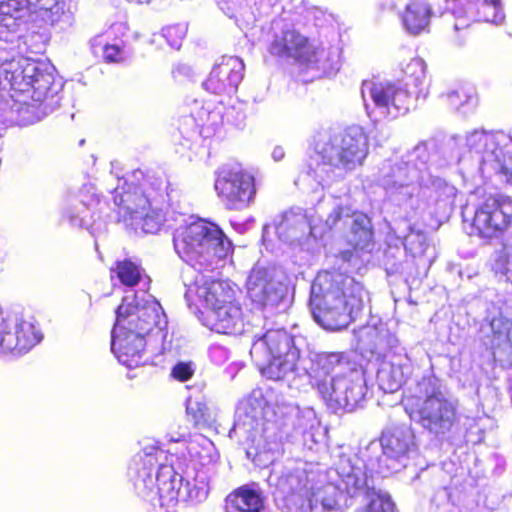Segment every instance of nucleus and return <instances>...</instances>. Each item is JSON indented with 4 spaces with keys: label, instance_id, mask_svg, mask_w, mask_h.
<instances>
[{
    "label": "nucleus",
    "instance_id": "nucleus-1",
    "mask_svg": "<svg viewBox=\"0 0 512 512\" xmlns=\"http://www.w3.org/2000/svg\"><path fill=\"white\" fill-rule=\"evenodd\" d=\"M199 440L189 443V463L184 465L177 458V467L173 454L169 456L155 445L145 446L133 457L128 468V476L137 494L148 500L159 497L170 502L198 503L205 500L213 444L203 436Z\"/></svg>",
    "mask_w": 512,
    "mask_h": 512
},
{
    "label": "nucleus",
    "instance_id": "nucleus-2",
    "mask_svg": "<svg viewBox=\"0 0 512 512\" xmlns=\"http://www.w3.org/2000/svg\"><path fill=\"white\" fill-rule=\"evenodd\" d=\"M47 62L18 55L0 61V121L28 126L60 105L63 82Z\"/></svg>",
    "mask_w": 512,
    "mask_h": 512
},
{
    "label": "nucleus",
    "instance_id": "nucleus-3",
    "mask_svg": "<svg viewBox=\"0 0 512 512\" xmlns=\"http://www.w3.org/2000/svg\"><path fill=\"white\" fill-rule=\"evenodd\" d=\"M512 140L504 133H490L474 130L464 136L450 137L439 149L438 168L461 165V170L468 177L490 176L492 173L512 180Z\"/></svg>",
    "mask_w": 512,
    "mask_h": 512
},
{
    "label": "nucleus",
    "instance_id": "nucleus-4",
    "mask_svg": "<svg viewBox=\"0 0 512 512\" xmlns=\"http://www.w3.org/2000/svg\"><path fill=\"white\" fill-rule=\"evenodd\" d=\"M166 316L159 302L146 291L123 297L116 311L111 350L118 361L129 368L144 363L145 336L155 327L165 328Z\"/></svg>",
    "mask_w": 512,
    "mask_h": 512
},
{
    "label": "nucleus",
    "instance_id": "nucleus-5",
    "mask_svg": "<svg viewBox=\"0 0 512 512\" xmlns=\"http://www.w3.org/2000/svg\"><path fill=\"white\" fill-rule=\"evenodd\" d=\"M368 300L363 285L340 272H320L311 285L313 318L326 330L346 328L360 316Z\"/></svg>",
    "mask_w": 512,
    "mask_h": 512
},
{
    "label": "nucleus",
    "instance_id": "nucleus-6",
    "mask_svg": "<svg viewBox=\"0 0 512 512\" xmlns=\"http://www.w3.org/2000/svg\"><path fill=\"white\" fill-rule=\"evenodd\" d=\"M111 192L117 221L135 232L156 233L165 220L158 207L167 190V181L162 177H144L140 170L134 171L131 178H120Z\"/></svg>",
    "mask_w": 512,
    "mask_h": 512
},
{
    "label": "nucleus",
    "instance_id": "nucleus-7",
    "mask_svg": "<svg viewBox=\"0 0 512 512\" xmlns=\"http://www.w3.org/2000/svg\"><path fill=\"white\" fill-rule=\"evenodd\" d=\"M436 147L434 142H421L409 151L401 160L384 161L378 171V184L385 190L390 201L399 206L407 204L413 197L418 196L422 186L430 183L443 186L449 197L455 196V188L442 182L432 180L430 168L438 167V153L431 154Z\"/></svg>",
    "mask_w": 512,
    "mask_h": 512
},
{
    "label": "nucleus",
    "instance_id": "nucleus-8",
    "mask_svg": "<svg viewBox=\"0 0 512 512\" xmlns=\"http://www.w3.org/2000/svg\"><path fill=\"white\" fill-rule=\"evenodd\" d=\"M368 150V137L360 126L353 125L334 134L321 133L315 141L317 158L302 177L324 187L361 166Z\"/></svg>",
    "mask_w": 512,
    "mask_h": 512
},
{
    "label": "nucleus",
    "instance_id": "nucleus-9",
    "mask_svg": "<svg viewBox=\"0 0 512 512\" xmlns=\"http://www.w3.org/2000/svg\"><path fill=\"white\" fill-rule=\"evenodd\" d=\"M250 355L263 376L269 379L284 381L296 390L310 383L311 375L302 365L294 337L284 329L254 335Z\"/></svg>",
    "mask_w": 512,
    "mask_h": 512
},
{
    "label": "nucleus",
    "instance_id": "nucleus-10",
    "mask_svg": "<svg viewBox=\"0 0 512 512\" xmlns=\"http://www.w3.org/2000/svg\"><path fill=\"white\" fill-rule=\"evenodd\" d=\"M404 409L411 421L437 438L450 433L459 422L458 400L435 376L416 382L404 399Z\"/></svg>",
    "mask_w": 512,
    "mask_h": 512
},
{
    "label": "nucleus",
    "instance_id": "nucleus-11",
    "mask_svg": "<svg viewBox=\"0 0 512 512\" xmlns=\"http://www.w3.org/2000/svg\"><path fill=\"white\" fill-rule=\"evenodd\" d=\"M177 255L192 266L198 275L213 272L220 261L232 252V243L214 223L189 216L173 233Z\"/></svg>",
    "mask_w": 512,
    "mask_h": 512
},
{
    "label": "nucleus",
    "instance_id": "nucleus-12",
    "mask_svg": "<svg viewBox=\"0 0 512 512\" xmlns=\"http://www.w3.org/2000/svg\"><path fill=\"white\" fill-rule=\"evenodd\" d=\"M327 480L310 498L311 512H342L347 497H358L374 489L365 460L355 454L340 455L327 470Z\"/></svg>",
    "mask_w": 512,
    "mask_h": 512
},
{
    "label": "nucleus",
    "instance_id": "nucleus-13",
    "mask_svg": "<svg viewBox=\"0 0 512 512\" xmlns=\"http://www.w3.org/2000/svg\"><path fill=\"white\" fill-rule=\"evenodd\" d=\"M188 301L195 297L209 308L208 326L221 334L240 335L259 326L255 320L245 319L240 305L233 301V291L228 284L216 280L212 275H197L194 283L188 286L185 294Z\"/></svg>",
    "mask_w": 512,
    "mask_h": 512
},
{
    "label": "nucleus",
    "instance_id": "nucleus-14",
    "mask_svg": "<svg viewBox=\"0 0 512 512\" xmlns=\"http://www.w3.org/2000/svg\"><path fill=\"white\" fill-rule=\"evenodd\" d=\"M325 212H328L325 219L328 230L345 231L349 228L348 241L352 246L360 250H368L372 246L371 220L366 214L352 210L349 197H324L317 204L316 213L322 217Z\"/></svg>",
    "mask_w": 512,
    "mask_h": 512
},
{
    "label": "nucleus",
    "instance_id": "nucleus-15",
    "mask_svg": "<svg viewBox=\"0 0 512 512\" xmlns=\"http://www.w3.org/2000/svg\"><path fill=\"white\" fill-rule=\"evenodd\" d=\"M412 92L386 81L364 80L361 97L370 119H395L409 112Z\"/></svg>",
    "mask_w": 512,
    "mask_h": 512
},
{
    "label": "nucleus",
    "instance_id": "nucleus-16",
    "mask_svg": "<svg viewBox=\"0 0 512 512\" xmlns=\"http://www.w3.org/2000/svg\"><path fill=\"white\" fill-rule=\"evenodd\" d=\"M316 386L323 400L335 412L354 411L367 393L364 371L356 365L343 374L317 381Z\"/></svg>",
    "mask_w": 512,
    "mask_h": 512
},
{
    "label": "nucleus",
    "instance_id": "nucleus-17",
    "mask_svg": "<svg viewBox=\"0 0 512 512\" xmlns=\"http://www.w3.org/2000/svg\"><path fill=\"white\" fill-rule=\"evenodd\" d=\"M247 294L261 312L260 315H255L258 324L286 308L287 287L275 279L274 269L255 266L247 279Z\"/></svg>",
    "mask_w": 512,
    "mask_h": 512
},
{
    "label": "nucleus",
    "instance_id": "nucleus-18",
    "mask_svg": "<svg viewBox=\"0 0 512 512\" xmlns=\"http://www.w3.org/2000/svg\"><path fill=\"white\" fill-rule=\"evenodd\" d=\"M380 443L382 455L377 459L376 468L379 474L401 471L417 454L414 431L405 424L395 425L383 431Z\"/></svg>",
    "mask_w": 512,
    "mask_h": 512
},
{
    "label": "nucleus",
    "instance_id": "nucleus-19",
    "mask_svg": "<svg viewBox=\"0 0 512 512\" xmlns=\"http://www.w3.org/2000/svg\"><path fill=\"white\" fill-rule=\"evenodd\" d=\"M215 174V191L227 209L243 210L254 201V177L239 165H223Z\"/></svg>",
    "mask_w": 512,
    "mask_h": 512
},
{
    "label": "nucleus",
    "instance_id": "nucleus-20",
    "mask_svg": "<svg viewBox=\"0 0 512 512\" xmlns=\"http://www.w3.org/2000/svg\"><path fill=\"white\" fill-rule=\"evenodd\" d=\"M512 217V199L502 194L487 197L476 209L473 228L482 238L500 237L509 227Z\"/></svg>",
    "mask_w": 512,
    "mask_h": 512
},
{
    "label": "nucleus",
    "instance_id": "nucleus-21",
    "mask_svg": "<svg viewBox=\"0 0 512 512\" xmlns=\"http://www.w3.org/2000/svg\"><path fill=\"white\" fill-rule=\"evenodd\" d=\"M442 15L454 19L453 28L455 32L466 30L474 21L499 25L505 18L501 0L495 2L483 0L480 8H476V5L472 2L447 0L446 11Z\"/></svg>",
    "mask_w": 512,
    "mask_h": 512
},
{
    "label": "nucleus",
    "instance_id": "nucleus-22",
    "mask_svg": "<svg viewBox=\"0 0 512 512\" xmlns=\"http://www.w3.org/2000/svg\"><path fill=\"white\" fill-rule=\"evenodd\" d=\"M273 226L278 238L288 244H303L310 237H321L312 215L302 208H291L275 217Z\"/></svg>",
    "mask_w": 512,
    "mask_h": 512
},
{
    "label": "nucleus",
    "instance_id": "nucleus-23",
    "mask_svg": "<svg viewBox=\"0 0 512 512\" xmlns=\"http://www.w3.org/2000/svg\"><path fill=\"white\" fill-rule=\"evenodd\" d=\"M244 63L235 56H224L214 65L203 87L213 94H231L243 79Z\"/></svg>",
    "mask_w": 512,
    "mask_h": 512
},
{
    "label": "nucleus",
    "instance_id": "nucleus-24",
    "mask_svg": "<svg viewBox=\"0 0 512 512\" xmlns=\"http://www.w3.org/2000/svg\"><path fill=\"white\" fill-rule=\"evenodd\" d=\"M386 6L398 11L404 29L411 35L426 31L434 15L427 0H387Z\"/></svg>",
    "mask_w": 512,
    "mask_h": 512
},
{
    "label": "nucleus",
    "instance_id": "nucleus-25",
    "mask_svg": "<svg viewBox=\"0 0 512 512\" xmlns=\"http://www.w3.org/2000/svg\"><path fill=\"white\" fill-rule=\"evenodd\" d=\"M312 474L308 473L302 468H295L293 470L287 469L280 476L276 477V488L283 495V497L293 503L297 502V498H305V503L302 504L303 512H311L308 506L310 498L314 492H317L320 487L309 486Z\"/></svg>",
    "mask_w": 512,
    "mask_h": 512
},
{
    "label": "nucleus",
    "instance_id": "nucleus-26",
    "mask_svg": "<svg viewBox=\"0 0 512 512\" xmlns=\"http://www.w3.org/2000/svg\"><path fill=\"white\" fill-rule=\"evenodd\" d=\"M411 360L407 354L388 352L384 354L377 370L379 388L386 393L397 391L411 374Z\"/></svg>",
    "mask_w": 512,
    "mask_h": 512
},
{
    "label": "nucleus",
    "instance_id": "nucleus-27",
    "mask_svg": "<svg viewBox=\"0 0 512 512\" xmlns=\"http://www.w3.org/2000/svg\"><path fill=\"white\" fill-rule=\"evenodd\" d=\"M25 15L18 0L0 1V61L6 59L2 57L3 52L17 47L19 27Z\"/></svg>",
    "mask_w": 512,
    "mask_h": 512
},
{
    "label": "nucleus",
    "instance_id": "nucleus-28",
    "mask_svg": "<svg viewBox=\"0 0 512 512\" xmlns=\"http://www.w3.org/2000/svg\"><path fill=\"white\" fill-rule=\"evenodd\" d=\"M42 336L36 330L32 322L25 321L21 315L16 313V325L14 329H9L5 342V353L20 355L26 353L37 343Z\"/></svg>",
    "mask_w": 512,
    "mask_h": 512
},
{
    "label": "nucleus",
    "instance_id": "nucleus-29",
    "mask_svg": "<svg viewBox=\"0 0 512 512\" xmlns=\"http://www.w3.org/2000/svg\"><path fill=\"white\" fill-rule=\"evenodd\" d=\"M311 44L308 39L294 29H287L277 35L270 46L273 55L291 57L302 63L307 59Z\"/></svg>",
    "mask_w": 512,
    "mask_h": 512
},
{
    "label": "nucleus",
    "instance_id": "nucleus-30",
    "mask_svg": "<svg viewBox=\"0 0 512 512\" xmlns=\"http://www.w3.org/2000/svg\"><path fill=\"white\" fill-rule=\"evenodd\" d=\"M76 4L65 0H57V4L48 7L38 18L45 26L61 31L71 28L75 23Z\"/></svg>",
    "mask_w": 512,
    "mask_h": 512
},
{
    "label": "nucleus",
    "instance_id": "nucleus-31",
    "mask_svg": "<svg viewBox=\"0 0 512 512\" xmlns=\"http://www.w3.org/2000/svg\"><path fill=\"white\" fill-rule=\"evenodd\" d=\"M312 363L315 366L313 372L318 376L321 374L326 376L329 374H343L355 366V363L350 362L345 354L337 352L315 354Z\"/></svg>",
    "mask_w": 512,
    "mask_h": 512
},
{
    "label": "nucleus",
    "instance_id": "nucleus-32",
    "mask_svg": "<svg viewBox=\"0 0 512 512\" xmlns=\"http://www.w3.org/2000/svg\"><path fill=\"white\" fill-rule=\"evenodd\" d=\"M404 230L400 231V227L391 228L387 235L388 241H392V237H395L412 256L423 255L426 250V236L420 231L414 232L407 223H402Z\"/></svg>",
    "mask_w": 512,
    "mask_h": 512
},
{
    "label": "nucleus",
    "instance_id": "nucleus-33",
    "mask_svg": "<svg viewBox=\"0 0 512 512\" xmlns=\"http://www.w3.org/2000/svg\"><path fill=\"white\" fill-rule=\"evenodd\" d=\"M229 502L238 512H260L263 508V499L254 489L242 487L229 497Z\"/></svg>",
    "mask_w": 512,
    "mask_h": 512
},
{
    "label": "nucleus",
    "instance_id": "nucleus-34",
    "mask_svg": "<svg viewBox=\"0 0 512 512\" xmlns=\"http://www.w3.org/2000/svg\"><path fill=\"white\" fill-rule=\"evenodd\" d=\"M307 59H303L302 63L311 65L312 67L327 72L336 68L338 63L337 49H326L323 47H315L311 44L307 51Z\"/></svg>",
    "mask_w": 512,
    "mask_h": 512
},
{
    "label": "nucleus",
    "instance_id": "nucleus-35",
    "mask_svg": "<svg viewBox=\"0 0 512 512\" xmlns=\"http://www.w3.org/2000/svg\"><path fill=\"white\" fill-rule=\"evenodd\" d=\"M364 495L366 503L355 512H395L394 503L387 492L374 488Z\"/></svg>",
    "mask_w": 512,
    "mask_h": 512
},
{
    "label": "nucleus",
    "instance_id": "nucleus-36",
    "mask_svg": "<svg viewBox=\"0 0 512 512\" xmlns=\"http://www.w3.org/2000/svg\"><path fill=\"white\" fill-rule=\"evenodd\" d=\"M186 413L195 427L211 426L215 421L211 409L205 403L194 398L187 399Z\"/></svg>",
    "mask_w": 512,
    "mask_h": 512
},
{
    "label": "nucleus",
    "instance_id": "nucleus-37",
    "mask_svg": "<svg viewBox=\"0 0 512 512\" xmlns=\"http://www.w3.org/2000/svg\"><path fill=\"white\" fill-rule=\"evenodd\" d=\"M289 420L296 433H306L317 422L316 414L311 408H299L292 406L289 410Z\"/></svg>",
    "mask_w": 512,
    "mask_h": 512
},
{
    "label": "nucleus",
    "instance_id": "nucleus-38",
    "mask_svg": "<svg viewBox=\"0 0 512 512\" xmlns=\"http://www.w3.org/2000/svg\"><path fill=\"white\" fill-rule=\"evenodd\" d=\"M111 272L116 273L120 282L127 287L137 285L142 277L141 268L130 260L117 262L116 268L112 269Z\"/></svg>",
    "mask_w": 512,
    "mask_h": 512
},
{
    "label": "nucleus",
    "instance_id": "nucleus-39",
    "mask_svg": "<svg viewBox=\"0 0 512 512\" xmlns=\"http://www.w3.org/2000/svg\"><path fill=\"white\" fill-rule=\"evenodd\" d=\"M98 203V196H91L89 200H86L82 197L80 200L81 207H74L75 211L67 209L64 212V216L68 219L69 223L72 226L88 228L90 225V223L86 219L88 209Z\"/></svg>",
    "mask_w": 512,
    "mask_h": 512
},
{
    "label": "nucleus",
    "instance_id": "nucleus-40",
    "mask_svg": "<svg viewBox=\"0 0 512 512\" xmlns=\"http://www.w3.org/2000/svg\"><path fill=\"white\" fill-rule=\"evenodd\" d=\"M406 75L405 88L414 86L420 88L426 81V66L422 59L414 58L405 67Z\"/></svg>",
    "mask_w": 512,
    "mask_h": 512
},
{
    "label": "nucleus",
    "instance_id": "nucleus-41",
    "mask_svg": "<svg viewBox=\"0 0 512 512\" xmlns=\"http://www.w3.org/2000/svg\"><path fill=\"white\" fill-rule=\"evenodd\" d=\"M447 99L451 107L459 110L465 106L474 107L476 99L474 89L470 86H459L447 93Z\"/></svg>",
    "mask_w": 512,
    "mask_h": 512
},
{
    "label": "nucleus",
    "instance_id": "nucleus-42",
    "mask_svg": "<svg viewBox=\"0 0 512 512\" xmlns=\"http://www.w3.org/2000/svg\"><path fill=\"white\" fill-rule=\"evenodd\" d=\"M16 325V313L0 310V352L5 353V342L9 329Z\"/></svg>",
    "mask_w": 512,
    "mask_h": 512
},
{
    "label": "nucleus",
    "instance_id": "nucleus-43",
    "mask_svg": "<svg viewBox=\"0 0 512 512\" xmlns=\"http://www.w3.org/2000/svg\"><path fill=\"white\" fill-rule=\"evenodd\" d=\"M186 32L187 27L184 24H177L163 29V36L172 48L180 49Z\"/></svg>",
    "mask_w": 512,
    "mask_h": 512
},
{
    "label": "nucleus",
    "instance_id": "nucleus-44",
    "mask_svg": "<svg viewBox=\"0 0 512 512\" xmlns=\"http://www.w3.org/2000/svg\"><path fill=\"white\" fill-rule=\"evenodd\" d=\"M22 8H24L25 14L30 12L35 15L38 19L39 16L48 10V7L57 4V0H18Z\"/></svg>",
    "mask_w": 512,
    "mask_h": 512
},
{
    "label": "nucleus",
    "instance_id": "nucleus-45",
    "mask_svg": "<svg viewBox=\"0 0 512 512\" xmlns=\"http://www.w3.org/2000/svg\"><path fill=\"white\" fill-rule=\"evenodd\" d=\"M22 8H24L25 14L30 12L35 15L38 19L39 16L48 10V7L57 4V0H18Z\"/></svg>",
    "mask_w": 512,
    "mask_h": 512
},
{
    "label": "nucleus",
    "instance_id": "nucleus-46",
    "mask_svg": "<svg viewBox=\"0 0 512 512\" xmlns=\"http://www.w3.org/2000/svg\"><path fill=\"white\" fill-rule=\"evenodd\" d=\"M22 8H24L25 14L30 12L35 15L38 19L39 16L48 10V7L57 4V0H18Z\"/></svg>",
    "mask_w": 512,
    "mask_h": 512
},
{
    "label": "nucleus",
    "instance_id": "nucleus-47",
    "mask_svg": "<svg viewBox=\"0 0 512 512\" xmlns=\"http://www.w3.org/2000/svg\"><path fill=\"white\" fill-rule=\"evenodd\" d=\"M361 337L367 338L369 343V349L372 353L380 354L383 348V336H381L377 329L374 327H365L361 331Z\"/></svg>",
    "mask_w": 512,
    "mask_h": 512
},
{
    "label": "nucleus",
    "instance_id": "nucleus-48",
    "mask_svg": "<svg viewBox=\"0 0 512 512\" xmlns=\"http://www.w3.org/2000/svg\"><path fill=\"white\" fill-rule=\"evenodd\" d=\"M193 374L194 367L191 362H179L173 367L171 371L172 377L181 382L189 380Z\"/></svg>",
    "mask_w": 512,
    "mask_h": 512
},
{
    "label": "nucleus",
    "instance_id": "nucleus-49",
    "mask_svg": "<svg viewBox=\"0 0 512 512\" xmlns=\"http://www.w3.org/2000/svg\"><path fill=\"white\" fill-rule=\"evenodd\" d=\"M208 355L212 362L221 365L228 360L229 351L222 345L213 344L208 349Z\"/></svg>",
    "mask_w": 512,
    "mask_h": 512
},
{
    "label": "nucleus",
    "instance_id": "nucleus-50",
    "mask_svg": "<svg viewBox=\"0 0 512 512\" xmlns=\"http://www.w3.org/2000/svg\"><path fill=\"white\" fill-rule=\"evenodd\" d=\"M103 57L106 62L117 63L125 58L124 51L116 44L106 45L103 51Z\"/></svg>",
    "mask_w": 512,
    "mask_h": 512
},
{
    "label": "nucleus",
    "instance_id": "nucleus-51",
    "mask_svg": "<svg viewBox=\"0 0 512 512\" xmlns=\"http://www.w3.org/2000/svg\"><path fill=\"white\" fill-rule=\"evenodd\" d=\"M491 329L495 333L496 339L498 340L497 344H500L502 341L508 340V331H509V324L503 323L501 318H494L491 321Z\"/></svg>",
    "mask_w": 512,
    "mask_h": 512
},
{
    "label": "nucleus",
    "instance_id": "nucleus-52",
    "mask_svg": "<svg viewBox=\"0 0 512 512\" xmlns=\"http://www.w3.org/2000/svg\"><path fill=\"white\" fill-rule=\"evenodd\" d=\"M284 155H285V152H284V149L282 147H275L273 152H272V158L275 161L282 160L284 158Z\"/></svg>",
    "mask_w": 512,
    "mask_h": 512
},
{
    "label": "nucleus",
    "instance_id": "nucleus-53",
    "mask_svg": "<svg viewBox=\"0 0 512 512\" xmlns=\"http://www.w3.org/2000/svg\"><path fill=\"white\" fill-rule=\"evenodd\" d=\"M291 435L286 430H280L279 433L276 435L277 440L282 443L284 441H288Z\"/></svg>",
    "mask_w": 512,
    "mask_h": 512
},
{
    "label": "nucleus",
    "instance_id": "nucleus-54",
    "mask_svg": "<svg viewBox=\"0 0 512 512\" xmlns=\"http://www.w3.org/2000/svg\"><path fill=\"white\" fill-rule=\"evenodd\" d=\"M247 418L249 419L248 423H246V421H243L241 422L240 418L237 420V422L235 423V429H240L242 426H245L246 424L250 425L251 427L253 426V422H254V416L252 417H248Z\"/></svg>",
    "mask_w": 512,
    "mask_h": 512
},
{
    "label": "nucleus",
    "instance_id": "nucleus-55",
    "mask_svg": "<svg viewBox=\"0 0 512 512\" xmlns=\"http://www.w3.org/2000/svg\"><path fill=\"white\" fill-rule=\"evenodd\" d=\"M503 506L512 512V493L503 498Z\"/></svg>",
    "mask_w": 512,
    "mask_h": 512
},
{
    "label": "nucleus",
    "instance_id": "nucleus-56",
    "mask_svg": "<svg viewBox=\"0 0 512 512\" xmlns=\"http://www.w3.org/2000/svg\"><path fill=\"white\" fill-rule=\"evenodd\" d=\"M185 439H186V435L185 434H181L178 438L171 437L170 441L180 442V441H185Z\"/></svg>",
    "mask_w": 512,
    "mask_h": 512
},
{
    "label": "nucleus",
    "instance_id": "nucleus-57",
    "mask_svg": "<svg viewBox=\"0 0 512 512\" xmlns=\"http://www.w3.org/2000/svg\"><path fill=\"white\" fill-rule=\"evenodd\" d=\"M464 43V39H456V44L461 46Z\"/></svg>",
    "mask_w": 512,
    "mask_h": 512
},
{
    "label": "nucleus",
    "instance_id": "nucleus-58",
    "mask_svg": "<svg viewBox=\"0 0 512 512\" xmlns=\"http://www.w3.org/2000/svg\"><path fill=\"white\" fill-rule=\"evenodd\" d=\"M84 142H85V140H83V139H82V140L80 141V145H83V144H84Z\"/></svg>",
    "mask_w": 512,
    "mask_h": 512
},
{
    "label": "nucleus",
    "instance_id": "nucleus-59",
    "mask_svg": "<svg viewBox=\"0 0 512 512\" xmlns=\"http://www.w3.org/2000/svg\"><path fill=\"white\" fill-rule=\"evenodd\" d=\"M368 473H372V470H368ZM368 475L372 477V474H368Z\"/></svg>",
    "mask_w": 512,
    "mask_h": 512
}]
</instances>
